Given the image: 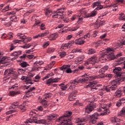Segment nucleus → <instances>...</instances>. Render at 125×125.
Here are the masks:
<instances>
[{
  "instance_id": "nucleus-30",
  "label": "nucleus",
  "mask_w": 125,
  "mask_h": 125,
  "mask_svg": "<svg viewBox=\"0 0 125 125\" xmlns=\"http://www.w3.org/2000/svg\"><path fill=\"white\" fill-rule=\"evenodd\" d=\"M122 95H123L122 91L120 90H117L114 94V96H115V97H121Z\"/></svg>"
},
{
  "instance_id": "nucleus-31",
  "label": "nucleus",
  "mask_w": 125,
  "mask_h": 125,
  "mask_svg": "<svg viewBox=\"0 0 125 125\" xmlns=\"http://www.w3.org/2000/svg\"><path fill=\"white\" fill-rule=\"evenodd\" d=\"M94 53H96V50H95V49L92 48H90L88 49L87 54H88L89 55L94 54Z\"/></svg>"
},
{
  "instance_id": "nucleus-21",
  "label": "nucleus",
  "mask_w": 125,
  "mask_h": 125,
  "mask_svg": "<svg viewBox=\"0 0 125 125\" xmlns=\"http://www.w3.org/2000/svg\"><path fill=\"white\" fill-rule=\"evenodd\" d=\"M93 110H94L93 106L91 105H87L85 108V113H86V114H90Z\"/></svg>"
},
{
  "instance_id": "nucleus-17",
  "label": "nucleus",
  "mask_w": 125,
  "mask_h": 125,
  "mask_svg": "<svg viewBox=\"0 0 125 125\" xmlns=\"http://www.w3.org/2000/svg\"><path fill=\"white\" fill-rule=\"evenodd\" d=\"M70 65H64L61 68V69L62 70V71H64V70H66V73H67V74H71V73H72V70H71V68H70Z\"/></svg>"
},
{
  "instance_id": "nucleus-51",
  "label": "nucleus",
  "mask_w": 125,
  "mask_h": 125,
  "mask_svg": "<svg viewBox=\"0 0 125 125\" xmlns=\"http://www.w3.org/2000/svg\"><path fill=\"white\" fill-rule=\"evenodd\" d=\"M79 28H80V26L79 25H77L76 26L73 27H72L70 31L71 32H74L75 31H77V30H78V29H79Z\"/></svg>"
},
{
  "instance_id": "nucleus-61",
  "label": "nucleus",
  "mask_w": 125,
  "mask_h": 125,
  "mask_svg": "<svg viewBox=\"0 0 125 125\" xmlns=\"http://www.w3.org/2000/svg\"><path fill=\"white\" fill-rule=\"evenodd\" d=\"M101 44H102V42L99 41L95 43V47H98V46H99V45H101Z\"/></svg>"
},
{
  "instance_id": "nucleus-43",
  "label": "nucleus",
  "mask_w": 125,
  "mask_h": 125,
  "mask_svg": "<svg viewBox=\"0 0 125 125\" xmlns=\"http://www.w3.org/2000/svg\"><path fill=\"white\" fill-rule=\"evenodd\" d=\"M33 66L34 67L32 69V72H35V71H40V69H41V67L36 66V65H35V63H34Z\"/></svg>"
},
{
  "instance_id": "nucleus-50",
  "label": "nucleus",
  "mask_w": 125,
  "mask_h": 125,
  "mask_svg": "<svg viewBox=\"0 0 125 125\" xmlns=\"http://www.w3.org/2000/svg\"><path fill=\"white\" fill-rule=\"evenodd\" d=\"M54 64H55V61H53L48 65L49 69H51L54 66Z\"/></svg>"
},
{
  "instance_id": "nucleus-64",
  "label": "nucleus",
  "mask_w": 125,
  "mask_h": 125,
  "mask_svg": "<svg viewBox=\"0 0 125 125\" xmlns=\"http://www.w3.org/2000/svg\"><path fill=\"white\" fill-rule=\"evenodd\" d=\"M120 104H124L125 103V98H122V99L120 100Z\"/></svg>"
},
{
  "instance_id": "nucleus-58",
  "label": "nucleus",
  "mask_w": 125,
  "mask_h": 125,
  "mask_svg": "<svg viewBox=\"0 0 125 125\" xmlns=\"http://www.w3.org/2000/svg\"><path fill=\"white\" fill-rule=\"evenodd\" d=\"M37 110H38V111H40L41 112H42V111H43V106L42 105L38 106Z\"/></svg>"
},
{
  "instance_id": "nucleus-39",
  "label": "nucleus",
  "mask_w": 125,
  "mask_h": 125,
  "mask_svg": "<svg viewBox=\"0 0 125 125\" xmlns=\"http://www.w3.org/2000/svg\"><path fill=\"white\" fill-rule=\"evenodd\" d=\"M22 53V51H19L18 52H14L13 53H12L11 55L12 56H17L18 57V55H20Z\"/></svg>"
},
{
  "instance_id": "nucleus-44",
  "label": "nucleus",
  "mask_w": 125,
  "mask_h": 125,
  "mask_svg": "<svg viewBox=\"0 0 125 125\" xmlns=\"http://www.w3.org/2000/svg\"><path fill=\"white\" fill-rule=\"evenodd\" d=\"M51 96H52V94H51V93H47L44 94V98H45V99H47V98H49V97H51Z\"/></svg>"
},
{
  "instance_id": "nucleus-24",
  "label": "nucleus",
  "mask_w": 125,
  "mask_h": 125,
  "mask_svg": "<svg viewBox=\"0 0 125 125\" xmlns=\"http://www.w3.org/2000/svg\"><path fill=\"white\" fill-rule=\"evenodd\" d=\"M97 114L95 113L91 116H90V119L91 120V123L93 124H95L96 123V120L98 119Z\"/></svg>"
},
{
  "instance_id": "nucleus-52",
  "label": "nucleus",
  "mask_w": 125,
  "mask_h": 125,
  "mask_svg": "<svg viewBox=\"0 0 125 125\" xmlns=\"http://www.w3.org/2000/svg\"><path fill=\"white\" fill-rule=\"evenodd\" d=\"M16 112H17V110L16 109L11 110L6 112V115H9V114H12V113H16Z\"/></svg>"
},
{
  "instance_id": "nucleus-56",
  "label": "nucleus",
  "mask_w": 125,
  "mask_h": 125,
  "mask_svg": "<svg viewBox=\"0 0 125 125\" xmlns=\"http://www.w3.org/2000/svg\"><path fill=\"white\" fill-rule=\"evenodd\" d=\"M40 29L42 30H45L46 27L44 23H42L41 25H40Z\"/></svg>"
},
{
  "instance_id": "nucleus-22",
  "label": "nucleus",
  "mask_w": 125,
  "mask_h": 125,
  "mask_svg": "<svg viewBox=\"0 0 125 125\" xmlns=\"http://www.w3.org/2000/svg\"><path fill=\"white\" fill-rule=\"evenodd\" d=\"M12 35H13V34L12 32H10L8 34L3 33L2 35L1 38L4 39V40H5V39H6V38H8V39H9V40H11V39H12V38H13V36H12Z\"/></svg>"
},
{
  "instance_id": "nucleus-63",
  "label": "nucleus",
  "mask_w": 125,
  "mask_h": 125,
  "mask_svg": "<svg viewBox=\"0 0 125 125\" xmlns=\"http://www.w3.org/2000/svg\"><path fill=\"white\" fill-rule=\"evenodd\" d=\"M121 18L120 19L121 20H124L125 21V15L124 14H121L120 15Z\"/></svg>"
},
{
  "instance_id": "nucleus-25",
  "label": "nucleus",
  "mask_w": 125,
  "mask_h": 125,
  "mask_svg": "<svg viewBox=\"0 0 125 125\" xmlns=\"http://www.w3.org/2000/svg\"><path fill=\"white\" fill-rule=\"evenodd\" d=\"M57 38H58V34L57 33L51 34L48 37V38L50 41H54L56 40Z\"/></svg>"
},
{
  "instance_id": "nucleus-2",
  "label": "nucleus",
  "mask_w": 125,
  "mask_h": 125,
  "mask_svg": "<svg viewBox=\"0 0 125 125\" xmlns=\"http://www.w3.org/2000/svg\"><path fill=\"white\" fill-rule=\"evenodd\" d=\"M123 69L125 68L124 67L122 68L120 67H116L113 69V72L116 74L115 76L118 79L113 80L110 83V85L105 87L104 90L106 91V92H110V91L116 90L117 87H118V83H121V82H123V80L121 79L123 78L122 77V76H123V71H122Z\"/></svg>"
},
{
  "instance_id": "nucleus-38",
  "label": "nucleus",
  "mask_w": 125,
  "mask_h": 125,
  "mask_svg": "<svg viewBox=\"0 0 125 125\" xmlns=\"http://www.w3.org/2000/svg\"><path fill=\"white\" fill-rule=\"evenodd\" d=\"M35 89H36V88L35 87H33L30 88L29 90H28L26 92V97H30V96H28V94H30V92H31L33 90H35Z\"/></svg>"
},
{
  "instance_id": "nucleus-1",
  "label": "nucleus",
  "mask_w": 125,
  "mask_h": 125,
  "mask_svg": "<svg viewBox=\"0 0 125 125\" xmlns=\"http://www.w3.org/2000/svg\"><path fill=\"white\" fill-rule=\"evenodd\" d=\"M101 54L102 55L99 59L97 55H94L92 57L89 58L87 61L84 62L83 64L85 66H91V65L93 66V65H95L96 63L99 62V61L101 63H105L107 59L113 60L115 59L114 51L110 48H107L105 51H102Z\"/></svg>"
},
{
  "instance_id": "nucleus-62",
  "label": "nucleus",
  "mask_w": 125,
  "mask_h": 125,
  "mask_svg": "<svg viewBox=\"0 0 125 125\" xmlns=\"http://www.w3.org/2000/svg\"><path fill=\"white\" fill-rule=\"evenodd\" d=\"M78 18H79V16L75 15L71 18V19L72 21H74V20H76V19H78Z\"/></svg>"
},
{
  "instance_id": "nucleus-11",
  "label": "nucleus",
  "mask_w": 125,
  "mask_h": 125,
  "mask_svg": "<svg viewBox=\"0 0 125 125\" xmlns=\"http://www.w3.org/2000/svg\"><path fill=\"white\" fill-rule=\"evenodd\" d=\"M57 114H52L50 115L47 116V120H44V123L45 125H49L52 120H55L57 118Z\"/></svg>"
},
{
  "instance_id": "nucleus-55",
  "label": "nucleus",
  "mask_w": 125,
  "mask_h": 125,
  "mask_svg": "<svg viewBox=\"0 0 125 125\" xmlns=\"http://www.w3.org/2000/svg\"><path fill=\"white\" fill-rule=\"evenodd\" d=\"M59 56L60 57H61V58L65 57V56H66V52H62L60 53Z\"/></svg>"
},
{
  "instance_id": "nucleus-10",
  "label": "nucleus",
  "mask_w": 125,
  "mask_h": 125,
  "mask_svg": "<svg viewBox=\"0 0 125 125\" xmlns=\"http://www.w3.org/2000/svg\"><path fill=\"white\" fill-rule=\"evenodd\" d=\"M107 105L102 104L100 108L98 109V112L104 113V115H108L110 113V111L107 108Z\"/></svg>"
},
{
  "instance_id": "nucleus-53",
  "label": "nucleus",
  "mask_w": 125,
  "mask_h": 125,
  "mask_svg": "<svg viewBox=\"0 0 125 125\" xmlns=\"http://www.w3.org/2000/svg\"><path fill=\"white\" fill-rule=\"evenodd\" d=\"M83 35V31L81 30L80 32L77 33L76 37H81Z\"/></svg>"
},
{
  "instance_id": "nucleus-26",
  "label": "nucleus",
  "mask_w": 125,
  "mask_h": 125,
  "mask_svg": "<svg viewBox=\"0 0 125 125\" xmlns=\"http://www.w3.org/2000/svg\"><path fill=\"white\" fill-rule=\"evenodd\" d=\"M71 43H76V44H79V45H81L84 43V41L82 40L81 38H79L77 39L75 42L72 41Z\"/></svg>"
},
{
  "instance_id": "nucleus-19",
  "label": "nucleus",
  "mask_w": 125,
  "mask_h": 125,
  "mask_svg": "<svg viewBox=\"0 0 125 125\" xmlns=\"http://www.w3.org/2000/svg\"><path fill=\"white\" fill-rule=\"evenodd\" d=\"M116 64H117V65H121V64H122V65H123V68L125 69V57H122L117 60Z\"/></svg>"
},
{
  "instance_id": "nucleus-54",
  "label": "nucleus",
  "mask_w": 125,
  "mask_h": 125,
  "mask_svg": "<svg viewBox=\"0 0 125 125\" xmlns=\"http://www.w3.org/2000/svg\"><path fill=\"white\" fill-rule=\"evenodd\" d=\"M9 6L7 5V6H6L5 8H4L2 10V12H6V11H8V10H9Z\"/></svg>"
},
{
  "instance_id": "nucleus-6",
  "label": "nucleus",
  "mask_w": 125,
  "mask_h": 125,
  "mask_svg": "<svg viewBox=\"0 0 125 125\" xmlns=\"http://www.w3.org/2000/svg\"><path fill=\"white\" fill-rule=\"evenodd\" d=\"M18 37L20 39V40H15L14 42L15 43H19L20 42H31L32 38L30 37H27V36H25V35L19 33L17 34Z\"/></svg>"
},
{
  "instance_id": "nucleus-59",
  "label": "nucleus",
  "mask_w": 125,
  "mask_h": 125,
  "mask_svg": "<svg viewBox=\"0 0 125 125\" xmlns=\"http://www.w3.org/2000/svg\"><path fill=\"white\" fill-rule=\"evenodd\" d=\"M83 17L78 18V21H77L78 24H82V22H83Z\"/></svg>"
},
{
  "instance_id": "nucleus-16",
  "label": "nucleus",
  "mask_w": 125,
  "mask_h": 125,
  "mask_svg": "<svg viewBox=\"0 0 125 125\" xmlns=\"http://www.w3.org/2000/svg\"><path fill=\"white\" fill-rule=\"evenodd\" d=\"M101 1H98L97 2H95L93 4V7L94 8V7H97L96 8V10H100V9H102L103 8V6L101 5Z\"/></svg>"
},
{
  "instance_id": "nucleus-49",
  "label": "nucleus",
  "mask_w": 125,
  "mask_h": 125,
  "mask_svg": "<svg viewBox=\"0 0 125 125\" xmlns=\"http://www.w3.org/2000/svg\"><path fill=\"white\" fill-rule=\"evenodd\" d=\"M97 35H98V31H94L91 34V38H95L97 37Z\"/></svg>"
},
{
  "instance_id": "nucleus-18",
  "label": "nucleus",
  "mask_w": 125,
  "mask_h": 125,
  "mask_svg": "<svg viewBox=\"0 0 125 125\" xmlns=\"http://www.w3.org/2000/svg\"><path fill=\"white\" fill-rule=\"evenodd\" d=\"M78 94V91L75 90L72 92H71L70 95L68 97V99L69 101H73V100H75L77 98L76 95Z\"/></svg>"
},
{
  "instance_id": "nucleus-29",
  "label": "nucleus",
  "mask_w": 125,
  "mask_h": 125,
  "mask_svg": "<svg viewBox=\"0 0 125 125\" xmlns=\"http://www.w3.org/2000/svg\"><path fill=\"white\" fill-rule=\"evenodd\" d=\"M18 94H20V91H11L9 92L10 96H12V97L16 96V95H18Z\"/></svg>"
},
{
  "instance_id": "nucleus-27",
  "label": "nucleus",
  "mask_w": 125,
  "mask_h": 125,
  "mask_svg": "<svg viewBox=\"0 0 125 125\" xmlns=\"http://www.w3.org/2000/svg\"><path fill=\"white\" fill-rule=\"evenodd\" d=\"M21 81H23V82H27L26 83L27 84H29V83H30L31 84H33V83H31V82H30L31 81V79L30 78H28V77H26V76H22L21 77Z\"/></svg>"
},
{
  "instance_id": "nucleus-8",
  "label": "nucleus",
  "mask_w": 125,
  "mask_h": 125,
  "mask_svg": "<svg viewBox=\"0 0 125 125\" xmlns=\"http://www.w3.org/2000/svg\"><path fill=\"white\" fill-rule=\"evenodd\" d=\"M12 74H15L13 75V78L15 80H16V79L18 78V74L17 73H15V71H14L12 68L6 69L4 72V79H5V77H9V76Z\"/></svg>"
},
{
  "instance_id": "nucleus-32",
  "label": "nucleus",
  "mask_w": 125,
  "mask_h": 125,
  "mask_svg": "<svg viewBox=\"0 0 125 125\" xmlns=\"http://www.w3.org/2000/svg\"><path fill=\"white\" fill-rule=\"evenodd\" d=\"M44 62L42 61H40L39 62H35L34 63V65L37 67H40V66H42V65H43Z\"/></svg>"
},
{
  "instance_id": "nucleus-47",
  "label": "nucleus",
  "mask_w": 125,
  "mask_h": 125,
  "mask_svg": "<svg viewBox=\"0 0 125 125\" xmlns=\"http://www.w3.org/2000/svg\"><path fill=\"white\" fill-rule=\"evenodd\" d=\"M90 38H91V34H90V33H87L83 37V39H87Z\"/></svg>"
},
{
  "instance_id": "nucleus-15",
  "label": "nucleus",
  "mask_w": 125,
  "mask_h": 125,
  "mask_svg": "<svg viewBox=\"0 0 125 125\" xmlns=\"http://www.w3.org/2000/svg\"><path fill=\"white\" fill-rule=\"evenodd\" d=\"M84 58H85V56L84 55H83L82 56H80L79 57L75 59L74 62L75 63V64H81V63H83H83H84V62L83 61Z\"/></svg>"
},
{
  "instance_id": "nucleus-40",
  "label": "nucleus",
  "mask_w": 125,
  "mask_h": 125,
  "mask_svg": "<svg viewBox=\"0 0 125 125\" xmlns=\"http://www.w3.org/2000/svg\"><path fill=\"white\" fill-rule=\"evenodd\" d=\"M100 77L101 78V79H104L105 78H109L110 79V78H112V74H107V73L104 74V75L103 76H100Z\"/></svg>"
},
{
  "instance_id": "nucleus-4",
  "label": "nucleus",
  "mask_w": 125,
  "mask_h": 125,
  "mask_svg": "<svg viewBox=\"0 0 125 125\" xmlns=\"http://www.w3.org/2000/svg\"><path fill=\"white\" fill-rule=\"evenodd\" d=\"M71 115H72V112L70 111H66L63 116L60 117L56 121L60 122V121H62L60 125H72L71 119L68 118L69 117L71 116Z\"/></svg>"
},
{
  "instance_id": "nucleus-48",
  "label": "nucleus",
  "mask_w": 125,
  "mask_h": 125,
  "mask_svg": "<svg viewBox=\"0 0 125 125\" xmlns=\"http://www.w3.org/2000/svg\"><path fill=\"white\" fill-rule=\"evenodd\" d=\"M54 48H49L47 50V52L48 53H52L53 52H54Z\"/></svg>"
},
{
  "instance_id": "nucleus-28",
  "label": "nucleus",
  "mask_w": 125,
  "mask_h": 125,
  "mask_svg": "<svg viewBox=\"0 0 125 125\" xmlns=\"http://www.w3.org/2000/svg\"><path fill=\"white\" fill-rule=\"evenodd\" d=\"M49 34V31L48 30H45L43 33L41 34H39L38 36L35 37V39H38V38H41V37H45Z\"/></svg>"
},
{
  "instance_id": "nucleus-46",
  "label": "nucleus",
  "mask_w": 125,
  "mask_h": 125,
  "mask_svg": "<svg viewBox=\"0 0 125 125\" xmlns=\"http://www.w3.org/2000/svg\"><path fill=\"white\" fill-rule=\"evenodd\" d=\"M60 86H61V90L60 91H63V90H66V89L67 88V87L64 85V84H60Z\"/></svg>"
},
{
  "instance_id": "nucleus-33",
  "label": "nucleus",
  "mask_w": 125,
  "mask_h": 125,
  "mask_svg": "<svg viewBox=\"0 0 125 125\" xmlns=\"http://www.w3.org/2000/svg\"><path fill=\"white\" fill-rule=\"evenodd\" d=\"M20 65L22 68H26V67H28V66H29L28 62L24 61L21 62Z\"/></svg>"
},
{
  "instance_id": "nucleus-36",
  "label": "nucleus",
  "mask_w": 125,
  "mask_h": 125,
  "mask_svg": "<svg viewBox=\"0 0 125 125\" xmlns=\"http://www.w3.org/2000/svg\"><path fill=\"white\" fill-rule=\"evenodd\" d=\"M7 61V57H3L0 60V64H5Z\"/></svg>"
},
{
  "instance_id": "nucleus-42",
  "label": "nucleus",
  "mask_w": 125,
  "mask_h": 125,
  "mask_svg": "<svg viewBox=\"0 0 125 125\" xmlns=\"http://www.w3.org/2000/svg\"><path fill=\"white\" fill-rule=\"evenodd\" d=\"M120 116H121V117H124V116H125V107H124L121 110L119 113Z\"/></svg>"
},
{
  "instance_id": "nucleus-35",
  "label": "nucleus",
  "mask_w": 125,
  "mask_h": 125,
  "mask_svg": "<svg viewBox=\"0 0 125 125\" xmlns=\"http://www.w3.org/2000/svg\"><path fill=\"white\" fill-rule=\"evenodd\" d=\"M51 14H52V11L51 10L47 9L45 12V15L47 17H50V16H51Z\"/></svg>"
},
{
  "instance_id": "nucleus-34",
  "label": "nucleus",
  "mask_w": 125,
  "mask_h": 125,
  "mask_svg": "<svg viewBox=\"0 0 125 125\" xmlns=\"http://www.w3.org/2000/svg\"><path fill=\"white\" fill-rule=\"evenodd\" d=\"M41 103L42 104V105L43 108H46L48 106V104H47V102L45 100H42L41 102Z\"/></svg>"
},
{
  "instance_id": "nucleus-20",
  "label": "nucleus",
  "mask_w": 125,
  "mask_h": 125,
  "mask_svg": "<svg viewBox=\"0 0 125 125\" xmlns=\"http://www.w3.org/2000/svg\"><path fill=\"white\" fill-rule=\"evenodd\" d=\"M108 69L109 66L105 65L99 70V73L100 74V75H102V76H104V74H107L106 72L108 71Z\"/></svg>"
},
{
  "instance_id": "nucleus-3",
  "label": "nucleus",
  "mask_w": 125,
  "mask_h": 125,
  "mask_svg": "<svg viewBox=\"0 0 125 125\" xmlns=\"http://www.w3.org/2000/svg\"><path fill=\"white\" fill-rule=\"evenodd\" d=\"M82 77H84V78H76L74 80L70 81V83L67 84L65 85L66 88L71 85V84H75L77 85L79 83H87V81H92V80H95V77L85 74Z\"/></svg>"
},
{
  "instance_id": "nucleus-41",
  "label": "nucleus",
  "mask_w": 125,
  "mask_h": 125,
  "mask_svg": "<svg viewBox=\"0 0 125 125\" xmlns=\"http://www.w3.org/2000/svg\"><path fill=\"white\" fill-rule=\"evenodd\" d=\"M26 72L25 69L19 68L18 70V72L19 75H22L24 74Z\"/></svg>"
},
{
  "instance_id": "nucleus-23",
  "label": "nucleus",
  "mask_w": 125,
  "mask_h": 125,
  "mask_svg": "<svg viewBox=\"0 0 125 125\" xmlns=\"http://www.w3.org/2000/svg\"><path fill=\"white\" fill-rule=\"evenodd\" d=\"M72 46V42L62 44V45L61 49L62 50H64V49H67V48H69V47H71Z\"/></svg>"
},
{
  "instance_id": "nucleus-9",
  "label": "nucleus",
  "mask_w": 125,
  "mask_h": 125,
  "mask_svg": "<svg viewBox=\"0 0 125 125\" xmlns=\"http://www.w3.org/2000/svg\"><path fill=\"white\" fill-rule=\"evenodd\" d=\"M20 108L22 112H25L27 110V107L25 105V104L19 105V103L16 102L13 103L12 106L10 107V109H15V108Z\"/></svg>"
},
{
  "instance_id": "nucleus-7",
  "label": "nucleus",
  "mask_w": 125,
  "mask_h": 125,
  "mask_svg": "<svg viewBox=\"0 0 125 125\" xmlns=\"http://www.w3.org/2000/svg\"><path fill=\"white\" fill-rule=\"evenodd\" d=\"M81 14L82 17H83V18H89V17H94V16H96V14H97V11L95 9L91 13L86 14L85 11H84V10H83L81 11Z\"/></svg>"
},
{
  "instance_id": "nucleus-14",
  "label": "nucleus",
  "mask_w": 125,
  "mask_h": 125,
  "mask_svg": "<svg viewBox=\"0 0 125 125\" xmlns=\"http://www.w3.org/2000/svg\"><path fill=\"white\" fill-rule=\"evenodd\" d=\"M60 81V78H51L49 79H48L46 81V84H48V85H50V84L53 83H58Z\"/></svg>"
},
{
  "instance_id": "nucleus-57",
  "label": "nucleus",
  "mask_w": 125,
  "mask_h": 125,
  "mask_svg": "<svg viewBox=\"0 0 125 125\" xmlns=\"http://www.w3.org/2000/svg\"><path fill=\"white\" fill-rule=\"evenodd\" d=\"M31 46L32 45L31 44H25V45L23 46V48H29V47H31Z\"/></svg>"
},
{
  "instance_id": "nucleus-5",
  "label": "nucleus",
  "mask_w": 125,
  "mask_h": 125,
  "mask_svg": "<svg viewBox=\"0 0 125 125\" xmlns=\"http://www.w3.org/2000/svg\"><path fill=\"white\" fill-rule=\"evenodd\" d=\"M36 112H37L36 110H32L30 112L29 115L33 118L27 119L25 121V124L26 125H34L35 124H40V123H41V122H40V120H38V119H37V116Z\"/></svg>"
},
{
  "instance_id": "nucleus-60",
  "label": "nucleus",
  "mask_w": 125,
  "mask_h": 125,
  "mask_svg": "<svg viewBox=\"0 0 125 125\" xmlns=\"http://www.w3.org/2000/svg\"><path fill=\"white\" fill-rule=\"evenodd\" d=\"M48 45H49V42H47L44 43V44L42 45V46L44 48H46V47H47V46H48Z\"/></svg>"
},
{
  "instance_id": "nucleus-13",
  "label": "nucleus",
  "mask_w": 125,
  "mask_h": 125,
  "mask_svg": "<svg viewBox=\"0 0 125 125\" xmlns=\"http://www.w3.org/2000/svg\"><path fill=\"white\" fill-rule=\"evenodd\" d=\"M54 13L55 15H52V18H60V16H62L64 13V8L58 9L57 11H54Z\"/></svg>"
},
{
  "instance_id": "nucleus-12",
  "label": "nucleus",
  "mask_w": 125,
  "mask_h": 125,
  "mask_svg": "<svg viewBox=\"0 0 125 125\" xmlns=\"http://www.w3.org/2000/svg\"><path fill=\"white\" fill-rule=\"evenodd\" d=\"M86 87H90L92 91H94V92H97L99 89L98 88V85L95 84V82H91L89 83V84L86 85Z\"/></svg>"
},
{
  "instance_id": "nucleus-37",
  "label": "nucleus",
  "mask_w": 125,
  "mask_h": 125,
  "mask_svg": "<svg viewBox=\"0 0 125 125\" xmlns=\"http://www.w3.org/2000/svg\"><path fill=\"white\" fill-rule=\"evenodd\" d=\"M110 7H113V8H112L113 11H117V9L119 8V6H118L117 4H113L110 5Z\"/></svg>"
},
{
  "instance_id": "nucleus-45",
  "label": "nucleus",
  "mask_w": 125,
  "mask_h": 125,
  "mask_svg": "<svg viewBox=\"0 0 125 125\" xmlns=\"http://www.w3.org/2000/svg\"><path fill=\"white\" fill-rule=\"evenodd\" d=\"M104 23H105V21H99L98 22H97L96 24L97 25V27H100V26H102Z\"/></svg>"
}]
</instances>
